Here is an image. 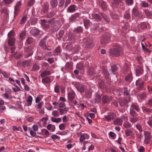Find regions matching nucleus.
<instances>
[{
    "label": "nucleus",
    "instance_id": "obj_6",
    "mask_svg": "<svg viewBox=\"0 0 152 152\" xmlns=\"http://www.w3.org/2000/svg\"><path fill=\"white\" fill-rule=\"evenodd\" d=\"M132 15L140 18H142L143 17V15L142 13L141 12L139 11L138 8L137 7H135L132 9Z\"/></svg>",
    "mask_w": 152,
    "mask_h": 152
},
{
    "label": "nucleus",
    "instance_id": "obj_29",
    "mask_svg": "<svg viewBox=\"0 0 152 152\" xmlns=\"http://www.w3.org/2000/svg\"><path fill=\"white\" fill-rule=\"evenodd\" d=\"M76 9V6L74 5H71L67 9V12H75Z\"/></svg>",
    "mask_w": 152,
    "mask_h": 152
},
{
    "label": "nucleus",
    "instance_id": "obj_10",
    "mask_svg": "<svg viewBox=\"0 0 152 152\" xmlns=\"http://www.w3.org/2000/svg\"><path fill=\"white\" fill-rule=\"evenodd\" d=\"M144 82L141 79H138L136 81V85L137 86V89L140 90L143 89V85Z\"/></svg>",
    "mask_w": 152,
    "mask_h": 152
},
{
    "label": "nucleus",
    "instance_id": "obj_11",
    "mask_svg": "<svg viewBox=\"0 0 152 152\" xmlns=\"http://www.w3.org/2000/svg\"><path fill=\"white\" fill-rule=\"evenodd\" d=\"M131 117L129 118L130 121L132 123H134L137 121L139 118L137 117V114H134L130 113Z\"/></svg>",
    "mask_w": 152,
    "mask_h": 152
},
{
    "label": "nucleus",
    "instance_id": "obj_40",
    "mask_svg": "<svg viewBox=\"0 0 152 152\" xmlns=\"http://www.w3.org/2000/svg\"><path fill=\"white\" fill-rule=\"evenodd\" d=\"M132 74L129 73L126 77L125 80L126 81L130 83L132 80Z\"/></svg>",
    "mask_w": 152,
    "mask_h": 152
},
{
    "label": "nucleus",
    "instance_id": "obj_20",
    "mask_svg": "<svg viewBox=\"0 0 152 152\" xmlns=\"http://www.w3.org/2000/svg\"><path fill=\"white\" fill-rule=\"evenodd\" d=\"M49 9V4L47 2L44 3L42 7V11L44 13H47Z\"/></svg>",
    "mask_w": 152,
    "mask_h": 152
},
{
    "label": "nucleus",
    "instance_id": "obj_24",
    "mask_svg": "<svg viewBox=\"0 0 152 152\" xmlns=\"http://www.w3.org/2000/svg\"><path fill=\"white\" fill-rule=\"evenodd\" d=\"M80 16V13H76L71 16L70 18V20L71 21L77 20L79 19Z\"/></svg>",
    "mask_w": 152,
    "mask_h": 152
},
{
    "label": "nucleus",
    "instance_id": "obj_62",
    "mask_svg": "<svg viewBox=\"0 0 152 152\" xmlns=\"http://www.w3.org/2000/svg\"><path fill=\"white\" fill-rule=\"evenodd\" d=\"M71 2V0H65V5L64 9H65L70 4Z\"/></svg>",
    "mask_w": 152,
    "mask_h": 152
},
{
    "label": "nucleus",
    "instance_id": "obj_34",
    "mask_svg": "<svg viewBox=\"0 0 152 152\" xmlns=\"http://www.w3.org/2000/svg\"><path fill=\"white\" fill-rule=\"evenodd\" d=\"M125 133L126 135L127 136H132L133 132L131 129H126L125 130Z\"/></svg>",
    "mask_w": 152,
    "mask_h": 152
},
{
    "label": "nucleus",
    "instance_id": "obj_47",
    "mask_svg": "<svg viewBox=\"0 0 152 152\" xmlns=\"http://www.w3.org/2000/svg\"><path fill=\"white\" fill-rule=\"evenodd\" d=\"M147 94L145 92H143L139 94L140 98L142 99H145L147 96Z\"/></svg>",
    "mask_w": 152,
    "mask_h": 152
},
{
    "label": "nucleus",
    "instance_id": "obj_18",
    "mask_svg": "<svg viewBox=\"0 0 152 152\" xmlns=\"http://www.w3.org/2000/svg\"><path fill=\"white\" fill-rule=\"evenodd\" d=\"M124 95L128 96L126 99V101L127 102H130V97L129 96L130 95L129 94V90H128V88L126 87H124Z\"/></svg>",
    "mask_w": 152,
    "mask_h": 152
},
{
    "label": "nucleus",
    "instance_id": "obj_53",
    "mask_svg": "<svg viewBox=\"0 0 152 152\" xmlns=\"http://www.w3.org/2000/svg\"><path fill=\"white\" fill-rule=\"evenodd\" d=\"M34 42V39H33L31 37H28L27 39H26V42L27 43L30 44Z\"/></svg>",
    "mask_w": 152,
    "mask_h": 152
},
{
    "label": "nucleus",
    "instance_id": "obj_1",
    "mask_svg": "<svg viewBox=\"0 0 152 152\" xmlns=\"http://www.w3.org/2000/svg\"><path fill=\"white\" fill-rule=\"evenodd\" d=\"M113 48L109 50L110 55L111 56L117 57L120 56L123 52L122 48L119 44H113Z\"/></svg>",
    "mask_w": 152,
    "mask_h": 152
},
{
    "label": "nucleus",
    "instance_id": "obj_52",
    "mask_svg": "<svg viewBox=\"0 0 152 152\" xmlns=\"http://www.w3.org/2000/svg\"><path fill=\"white\" fill-rule=\"evenodd\" d=\"M77 90L79 91L81 93L84 92L85 91L84 86L82 85H80Z\"/></svg>",
    "mask_w": 152,
    "mask_h": 152
},
{
    "label": "nucleus",
    "instance_id": "obj_12",
    "mask_svg": "<svg viewBox=\"0 0 152 152\" xmlns=\"http://www.w3.org/2000/svg\"><path fill=\"white\" fill-rule=\"evenodd\" d=\"M75 96V94L73 90H70L68 93V98L70 101L72 102Z\"/></svg>",
    "mask_w": 152,
    "mask_h": 152
},
{
    "label": "nucleus",
    "instance_id": "obj_56",
    "mask_svg": "<svg viewBox=\"0 0 152 152\" xmlns=\"http://www.w3.org/2000/svg\"><path fill=\"white\" fill-rule=\"evenodd\" d=\"M72 67V63L71 62H67L65 65V67L69 69H71Z\"/></svg>",
    "mask_w": 152,
    "mask_h": 152
},
{
    "label": "nucleus",
    "instance_id": "obj_23",
    "mask_svg": "<svg viewBox=\"0 0 152 152\" xmlns=\"http://www.w3.org/2000/svg\"><path fill=\"white\" fill-rule=\"evenodd\" d=\"M123 121L121 118H118L115 119L113 121V123L115 125L121 126L122 125Z\"/></svg>",
    "mask_w": 152,
    "mask_h": 152
},
{
    "label": "nucleus",
    "instance_id": "obj_28",
    "mask_svg": "<svg viewBox=\"0 0 152 152\" xmlns=\"http://www.w3.org/2000/svg\"><path fill=\"white\" fill-rule=\"evenodd\" d=\"M119 66L118 64H114L111 66V69L113 74H115V73L118 70Z\"/></svg>",
    "mask_w": 152,
    "mask_h": 152
},
{
    "label": "nucleus",
    "instance_id": "obj_57",
    "mask_svg": "<svg viewBox=\"0 0 152 152\" xmlns=\"http://www.w3.org/2000/svg\"><path fill=\"white\" fill-rule=\"evenodd\" d=\"M136 127L137 129L140 132H142L143 131L142 128V126L140 124H137L136 125Z\"/></svg>",
    "mask_w": 152,
    "mask_h": 152
},
{
    "label": "nucleus",
    "instance_id": "obj_27",
    "mask_svg": "<svg viewBox=\"0 0 152 152\" xmlns=\"http://www.w3.org/2000/svg\"><path fill=\"white\" fill-rule=\"evenodd\" d=\"M143 12L147 17L148 18H150L152 16V12L149 10L145 9L143 10Z\"/></svg>",
    "mask_w": 152,
    "mask_h": 152
},
{
    "label": "nucleus",
    "instance_id": "obj_63",
    "mask_svg": "<svg viewBox=\"0 0 152 152\" xmlns=\"http://www.w3.org/2000/svg\"><path fill=\"white\" fill-rule=\"evenodd\" d=\"M27 19V18L26 17H23L21 20L20 21V23L21 24H23L25 23Z\"/></svg>",
    "mask_w": 152,
    "mask_h": 152
},
{
    "label": "nucleus",
    "instance_id": "obj_32",
    "mask_svg": "<svg viewBox=\"0 0 152 152\" xmlns=\"http://www.w3.org/2000/svg\"><path fill=\"white\" fill-rule=\"evenodd\" d=\"M15 39L14 37H10L9 38L8 44L9 46H13L14 45Z\"/></svg>",
    "mask_w": 152,
    "mask_h": 152
},
{
    "label": "nucleus",
    "instance_id": "obj_41",
    "mask_svg": "<svg viewBox=\"0 0 152 152\" xmlns=\"http://www.w3.org/2000/svg\"><path fill=\"white\" fill-rule=\"evenodd\" d=\"M123 126L125 128L128 129L132 126V125L129 122L125 121L124 123Z\"/></svg>",
    "mask_w": 152,
    "mask_h": 152
},
{
    "label": "nucleus",
    "instance_id": "obj_42",
    "mask_svg": "<svg viewBox=\"0 0 152 152\" xmlns=\"http://www.w3.org/2000/svg\"><path fill=\"white\" fill-rule=\"evenodd\" d=\"M83 31L82 27L81 26H78L74 30V32L76 33H82Z\"/></svg>",
    "mask_w": 152,
    "mask_h": 152
},
{
    "label": "nucleus",
    "instance_id": "obj_43",
    "mask_svg": "<svg viewBox=\"0 0 152 152\" xmlns=\"http://www.w3.org/2000/svg\"><path fill=\"white\" fill-rule=\"evenodd\" d=\"M51 121L53 122L56 123H59L61 121V119L60 118H56L54 117H52L51 118Z\"/></svg>",
    "mask_w": 152,
    "mask_h": 152
},
{
    "label": "nucleus",
    "instance_id": "obj_25",
    "mask_svg": "<svg viewBox=\"0 0 152 152\" xmlns=\"http://www.w3.org/2000/svg\"><path fill=\"white\" fill-rule=\"evenodd\" d=\"M89 138L88 135L87 134L84 133L83 134H81L80 135V142H83L85 139H88Z\"/></svg>",
    "mask_w": 152,
    "mask_h": 152
},
{
    "label": "nucleus",
    "instance_id": "obj_4",
    "mask_svg": "<svg viewBox=\"0 0 152 152\" xmlns=\"http://www.w3.org/2000/svg\"><path fill=\"white\" fill-rule=\"evenodd\" d=\"M83 47L87 48H91L94 46V44L92 40L90 38H86L83 40Z\"/></svg>",
    "mask_w": 152,
    "mask_h": 152
},
{
    "label": "nucleus",
    "instance_id": "obj_64",
    "mask_svg": "<svg viewBox=\"0 0 152 152\" xmlns=\"http://www.w3.org/2000/svg\"><path fill=\"white\" fill-rule=\"evenodd\" d=\"M88 73L91 75H94L95 74V72L93 68L90 69V70L88 71Z\"/></svg>",
    "mask_w": 152,
    "mask_h": 152
},
{
    "label": "nucleus",
    "instance_id": "obj_60",
    "mask_svg": "<svg viewBox=\"0 0 152 152\" xmlns=\"http://www.w3.org/2000/svg\"><path fill=\"white\" fill-rule=\"evenodd\" d=\"M65 0H60L59 2L58 6L61 7H63L64 6Z\"/></svg>",
    "mask_w": 152,
    "mask_h": 152
},
{
    "label": "nucleus",
    "instance_id": "obj_15",
    "mask_svg": "<svg viewBox=\"0 0 152 152\" xmlns=\"http://www.w3.org/2000/svg\"><path fill=\"white\" fill-rule=\"evenodd\" d=\"M29 33L33 36H36L39 34L40 31L37 28L34 27L30 30Z\"/></svg>",
    "mask_w": 152,
    "mask_h": 152
},
{
    "label": "nucleus",
    "instance_id": "obj_44",
    "mask_svg": "<svg viewBox=\"0 0 152 152\" xmlns=\"http://www.w3.org/2000/svg\"><path fill=\"white\" fill-rule=\"evenodd\" d=\"M140 5L141 6L145 8L148 7L149 6H151L148 3L145 1H142L140 3Z\"/></svg>",
    "mask_w": 152,
    "mask_h": 152
},
{
    "label": "nucleus",
    "instance_id": "obj_39",
    "mask_svg": "<svg viewBox=\"0 0 152 152\" xmlns=\"http://www.w3.org/2000/svg\"><path fill=\"white\" fill-rule=\"evenodd\" d=\"M138 27L140 29H144L147 28V26L145 22H142L139 25Z\"/></svg>",
    "mask_w": 152,
    "mask_h": 152
},
{
    "label": "nucleus",
    "instance_id": "obj_61",
    "mask_svg": "<svg viewBox=\"0 0 152 152\" xmlns=\"http://www.w3.org/2000/svg\"><path fill=\"white\" fill-rule=\"evenodd\" d=\"M92 92L90 90L88 91L86 93V98H91Z\"/></svg>",
    "mask_w": 152,
    "mask_h": 152
},
{
    "label": "nucleus",
    "instance_id": "obj_45",
    "mask_svg": "<svg viewBox=\"0 0 152 152\" xmlns=\"http://www.w3.org/2000/svg\"><path fill=\"white\" fill-rule=\"evenodd\" d=\"M95 97V99L96 102L97 103L101 102V96L99 94H96Z\"/></svg>",
    "mask_w": 152,
    "mask_h": 152
},
{
    "label": "nucleus",
    "instance_id": "obj_35",
    "mask_svg": "<svg viewBox=\"0 0 152 152\" xmlns=\"http://www.w3.org/2000/svg\"><path fill=\"white\" fill-rule=\"evenodd\" d=\"M47 129L49 130H51L52 132H54L55 131L56 127L55 125L51 124H49L47 126Z\"/></svg>",
    "mask_w": 152,
    "mask_h": 152
},
{
    "label": "nucleus",
    "instance_id": "obj_54",
    "mask_svg": "<svg viewBox=\"0 0 152 152\" xmlns=\"http://www.w3.org/2000/svg\"><path fill=\"white\" fill-rule=\"evenodd\" d=\"M55 14L53 12H50L47 15V17L48 18H52L55 15Z\"/></svg>",
    "mask_w": 152,
    "mask_h": 152
},
{
    "label": "nucleus",
    "instance_id": "obj_51",
    "mask_svg": "<svg viewBox=\"0 0 152 152\" xmlns=\"http://www.w3.org/2000/svg\"><path fill=\"white\" fill-rule=\"evenodd\" d=\"M125 3L126 5L129 6L132 5L134 3L133 0H125Z\"/></svg>",
    "mask_w": 152,
    "mask_h": 152
},
{
    "label": "nucleus",
    "instance_id": "obj_58",
    "mask_svg": "<svg viewBox=\"0 0 152 152\" xmlns=\"http://www.w3.org/2000/svg\"><path fill=\"white\" fill-rule=\"evenodd\" d=\"M131 17L130 13L128 12H126L124 15V18L127 19H129Z\"/></svg>",
    "mask_w": 152,
    "mask_h": 152
},
{
    "label": "nucleus",
    "instance_id": "obj_7",
    "mask_svg": "<svg viewBox=\"0 0 152 152\" xmlns=\"http://www.w3.org/2000/svg\"><path fill=\"white\" fill-rule=\"evenodd\" d=\"M134 110L137 112H140V108L137 104H133L131 105L130 107V113L134 114H137Z\"/></svg>",
    "mask_w": 152,
    "mask_h": 152
},
{
    "label": "nucleus",
    "instance_id": "obj_3",
    "mask_svg": "<svg viewBox=\"0 0 152 152\" xmlns=\"http://www.w3.org/2000/svg\"><path fill=\"white\" fill-rule=\"evenodd\" d=\"M41 24L42 26L45 29H52V24L51 20H47L43 19L41 20Z\"/></svg>",
    "mask_w": 152,
    "mask_h": 152
},
{
    "label": "nucleus",
    "instance_id": "obj_59",
    "mask_svg": "<svg viewBox=\"0 0 152 152\" xmlns=\"http://www.w3.org/2000/svg\"><path fill=\"white\" fill-rule=\"evenodd\" d=\"M1 73L6 78H8L10 75V74L5 72H1Z\"/></svg>",
    "mask_w": 152,
    "mask_h": 152
},
{
    "label": "nucleus",
    "instance_id": "obj_9",
    "mask_svg": "<svg viewBox=\"0 0 152 152\" xmlns=\"http://www.w3.org/2000/svg\"><path fill=\"white\" fill-rule=\"evenodd\" d=\"M21 5V1H18L16 4L14 8V17H16L18 15Z\"/></svg>",
    "mask_w": 152,
    "mask_h": 152
},
{
    "label": "nucleus",
    "instance_id": "obj_37",
    "mask_svg": "<svg viewBox=\"0 0 152 152\" xmlns=\"http://www.w3.org/2000/svg\"><path fill=\"white\" fill-rule=\"evenodd\" d=\"M103 73L104 74L105 77L107 79H108L109 80V75L108 73V70L106 68H104L103 69Z\"/></svg>",
    "mask_w": 152,
    "mask_h": 152
},
{
    "label": "nucleus",
    "instance_id": "obj_36",
    "mask_svg": "<svg viewBox=\"0 0 152 152\" xmlns=\"http://www.w3.org/2000/svg\"><path fill=\"white\" fill-rule=\"evenodd\" d=\"M142 110L143 112L145 113H148V114L151 113H152V109L148 108L146 107H144L142 108Z\"/></svg>",
    "mask_w": 152,
    "mask_h": 152
},
{
    "label": "nucleus",
    "instance_id": "obj_5",
    "mask_svg": "<svg viewBox=\"0 0 152 152\" xmlns=\"http://www.w3.org/2000/svg\"><path fill=\"white\" fill-rule=\"evenodd\" d=\"M111 34L109 33H105L100 40V43L102 45H105L109 42L110 39Z\"/></svg>",
    "mask_w": 152,
    "mask_h": 152
},
{
    "label": "nucleus",
    "instance_id": "obj_8",
    "mask_svg": "<svg viewBox=\"0 0 152 152\" xmlns=\"http://www.w3.org/2000/svg\"><path fill=\"white\" fill-rule=\"evenodd\" d=\"M145 136L144 142L146 144H148L151 139V133L147 131H144Z\"/></svg>",
    "mask_w": 152,
    "mask_h": 152
},
{
    "label": "nucleus",
    "instance_id": "obj_13",
    "mask_svg": "<svg viewBox=\"0 0 152 152\" xmlns=\"http://www.w3.org/2000/svg\"><path fill=\"white\" fill-rule=\"evenodd\" d=\"M32 50V49L31 47H28L25 49V53H27L25 55V58H28L32 55L33 51Z\"/></svg>",
    "mask_w": 152,
    "mask_h": 152
},
{
    "label": "nucleus",
    "instance_id": "obj_19",
    "mask_svg": "<svg viewBox=\"0 0 152 152\" xmlns=\"http://www.w3.org/2000/svg\"><path fill=\"white\" fill-rule=\"evenodd\" d=\"M136 72L137 76L142 75L143 72L142 67L140 66H138L136 68Z\"/></svg>",
    "mask_w": 152,
    "mask_h": 152
},
{
    "label": "nucleus",
    "instance_id": "obj_33",
    "mask_svg": "<svg viewBox=\"0 0 152 152\" xmlns=\"http://www.w3.org/2000/svg\"><path fill=\"white\" fill-rule=\"evenodd\" d=\"M50 4L52 8H54L57 7L58 4L57 0H52L50 1Z\"/></svg>",
    "mask_w": 152,
    "mask_h": 152
},
{
    "label": "nucleus",
    "instance_id": "obj_22",
    "mask_svg": "<svg viewBox=\"0 0 152 152\" xmlns=\"http://www.w3.org/2000/svg\"><path fill=\"white\" fill-rule=\"evenodd\" d=\"M42 81L44 84L50 83L51 82L50 77L49 76H46L42 79Z\"/></svg>",
    "mask_w": 152,
    "mask_h": 152
},
{
    "label": "nucleus",
    "instance_id": "obj_38",
    "mask_svg": "<svg viewBox=\"0 0 152 152\" xmlns=\"http://www.w3.org/2000/svg\"><path fill=\"white\" fill-rule=\"evenodd\" d=\"M69 110V108L67 107L64 108L63 109L62 108H59L58 110L60 113V114L61 115L64 114V111L67 112Z\"/></svg>",
    "mask_w": 152,
    "mask_h": 152
},
{
    "label": "nucleus",
    "instance_id": "obj_49",
    "mask_svg": "<svg viewBox=\"0 0 152 152\" xmlns=\"http://www.w3.org/2000/svg\"><path fill=\"white\" fill-rule=\"evenodd\" d=\"M48 119V117H44L40 120L41 121L43 122L42 125L43 126H44L46 125L47 121Z\"/></svg>",
    "mask_w": 152,
    "mask_h": 152
},
{
    "label": "nucleus",
    "instance_id": "obj_21",
    "mask_svg": "<svg viewBox=\"0 0 152 152\" xmlns=\"http://www.w3.org/2000/svg\"><path fill=\"white\" fill-rule=\"evenodd\" d=\"M93 28L95 30H99V31H102L104 29L102 27V25L100 24L95 23L93 26Z\"/></svg>",
    "mask_w": 152,
    "mask_h": 152
},
{
    "label": "nucleus",
    "instance_id": "obj_31",
    "mask_svg": "<svg viewBox=\"0 0 152 152\" xmlns=\"http://www.w3.org/2000/svg\"><path fill=\"white\" fill-rule=\"evenodd\" d=\"M144 39H143L142 40L141 42L142 48L143 49V50L145 52H148L149 53H150L151 51L150 50L148 49L147 48H146L145 46L144 43H143Z\"/></svg>",
    "mask_w": 152,
    "mask_h": 152
},
{
    "label": "nucleus",
    "instance_id": "obj_26",
    "mask_svg": "<svg viewBox=\"0 0 152 152\" xmlns=\"http://www.w3.org/2000/svg\"><path fill=\"white\" fill-rule=\"evenodd\" d=\"M83 23L85 28L87 29L91 26L92 24L90 20L88 19H84L83 20Z\"/></svg>",
    "mask_w": 152,
    "mask_h": 152
},
{
    "label": "nucleus",
    "instance_id": "obj_16",
    "mask_svg": "<svg viewBox=\"0 0 152 152\" xmlns=\"http://www.w3.org/2000/svg\"><path fill=\"white\" fill-rule=\"evenodd\" d=\"M114 114L112 113H110L104 116V120L108 122L111 121L114 119Z\"/></svg>",
    "mask_w": 152,
    "mask_h": 152
},
{
    "label": "nucleus",
    "instance_id": "obj_48",
    "mask_svg": "<svg viewBox=\"0 0 152 152\" xmlns=\"http://www.w3.org/2000/svg\"><path fill=\"white\" fill-rule=\"evenodd\" d=\"M33 98L31 96H28L27 102H28L27 105L28 106H30L32 104Z\"/></svg>",
    "mask_w": 152,
    "mask_h": 152
},
{
    "label": "nucleus",
    "instance_id": "obj_14",
    "mask_svg": "<svg viewBox=\"0 0 152 152\" xmlns=\"http://www.w3.org/2000/svg\"><path fill=\"white\" fill-rule=\"evenodd\" d=\"M112 99L113 97L110 96H104L102 98V102L105 104L109 102Z\"/></svg>",
    "mask_w": 152,
    "mask_h": 152
},
{
    "label": "nucleus",
    "instance_id": "obj_30",
    "mask_svg": "<svg viewBox=\"0 0 152 152\" xmlns=\"http://www.w3.org/2000/svg\"><path fill=\"white\" fill-rule=\"evenodd\" d=\"M51 74V72L50 71L45 70L42 71L40 75L42 77H43L47 75H50Z\"/></svg>",
    "mask_w": 152,
    "mask_h": 152
},
{
    "label": "nucleus",
    "instance_id": "obj_2",
    "mask_svg": "<svg viewBox=\"0 0 152 152\" xmlns=\"http://www.w3.org/2000/svg\"><path fill=\"white\" fill-rule=\"evenodd\" d=\"M101 16L96 14H92L93 19H94L96 21H100L102 17L107 22H109L108 18L104 13L101 12Z\"/></svg>",
    "mask_w": 152,
    "mask_h": 152
},
{
    "label": "nucleus",
    "instance_id": "obj_55",
    "mask_svg": "<svg viewBox=\"0 0 152 152\" xmlns=\"http://www.w3.org/2000/svg\"><path fill=\"white\" fill-rule=\"evenodd\" d=\"M26 32L25 31H21L20 34V37L21 40H23L24 36L26 35Z\"/></svg>",
    "mask_w": 152,
    "mask_h": 152
},
{
    "label": "nucleus",
    "instance_id": "obj_46",
    "mask_svg": "<svg viewBox=\"0 0 152 152\" xmlns=\"http://www.w3.org/2000/svg\"><path fill=\"white\" fill-rule=\"evenodd\" d=\"M84 65L82 63H79L77 64V68L80 70H82L84 69Z\"/></svg>",
    "mask_w": 152,
    "mask_h": 152
},
{
    "label": "nucleus",
    "instance_id": "obj_50",
    "mask_svg": "<svg viewBox=\"0 0 152 152\" xmlns=\"http://www.w3.org/2000/svg\"><path fill=\"white\" fill-rule=\"evenodd\" d=\"M52 115L55 117H58L59 116L60 114L58 110L53 111L52 113Z\"/></svg>",
    "mask_w": 152,
    "mask_h": 152
},
{
    "label": "nucleus",
    "instance_id": "obj_17",
    "mask_svg": "<svg viewBox=\"0 0 152 152\" xmlns=\"http://www.w3.org/2000/svg\"><path fill=\"white\" fill-rule=\"evenodd\" d=\"M48 37V36H45L42 39H41L39 43L40 46L43 49L46 48V41Z\"/></svg>",
    "mask_w": 152,
    "mask_h": 152
}]
</instances>
